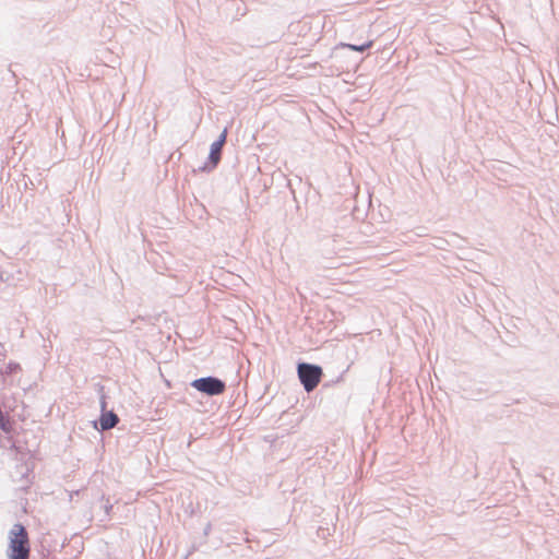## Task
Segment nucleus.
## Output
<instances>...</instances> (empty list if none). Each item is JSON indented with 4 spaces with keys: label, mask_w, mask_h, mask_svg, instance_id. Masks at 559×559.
Instances as JSON below:
<instances>
[{
    "label": "nucleus",
    "mask_w": 559,
    "mask_h": 559,
    "mask_svg": "<svg viewBox=\"0 0 559 559\" xmlns=\"http://www.w3.org/2000/svg\"><path fill=\"white\" fill-rule=\"evenodd\" d=\"M191 388L206 396H217L226 391V382L215 376H206L192 380Z\"/></svg>",
    "instance_id": "nucleus-3"
},
{
    "label": "nucleus",
    "mask_w": 559,
    "mask_h": 559,
    "mask_svg": "<svg viewBox=\"0 0 559 559\" xmlns=\"http://www.w3.org/2000/svg\"><path fill=\"white\" fill-rule=\"evenodd\" d=\"M17 370H20V365L17 362H10L8 365V372L9 373H15Z\"/></svg>",
    "instance_id": "nucleus-12"
},
{
    "label": "nucleus",
    "mask_w": 559,
    "mask_h": 559,
    "mask_svg": "<svg viewBox=\"0 0 559 559\" xmlns=\"http://www.w3.org/2000/svg\"><path fill=\"white\" fill-rule=\"evenodd\" d=\"M32 478H33V472L29 468H26L25 472L22 473L21 479H20V487L19 489L22 491H27V489L32 485Z\"/></svg>",
    "instance_id": "nucleus-7"
},
{
    "label": "nucleus",
    "mask_w": 559,
    "mask_h": 559,
    "mask_svg": "<svg viewBox=\"0 0 559 559\" xmlns=\"http://www.w3.org/2000/svg\"><path fill=\"white\" fill-rule=\"evenodd\" d=\"M12 273L3 265H0V282L10 283Z\"/></svg>",
    "instance_id": "nucleus-8"
},
{
    "label": "nucleus",
    "mask_w": 559,
    "mask_h": 559,
    "mask_svg": "<svg viewBox=\"0 0 559 559\" xmlns=\"http://www.w3.org/2000/svg\"><path fill=\"white\" fill-rule=\"evenodd\" d=\"M198 549H199V546L193 544L191 549L189 550V555L192 554L193 551L198 550Z\"/></svg>",
    "instance_id": "nucleus-14"
},
{
    "label": "nucleus",
    "mask_w": 559,
    "mask_h": 559,
    "mask_svg": "<svg viewBox=\"0 0 559 559\" xmlns=\"http://www.w3.org/2000/svg\"><path fill=\"white\" fill-rule=\"evenodd\" d=\"M373 46V40H367L364 44L355 45V44H348V43H340L336 48H348L353 51L357 52H365L366 50L370 49Z\"/></svg>",
    "instance_id": "nucleus-6"
},
{
    "label": "nucleus",
    "mask_w": 559,
    "mask_h": 559,
    "mask_svg": "<svg viewBox=\"0 0 559 559\" xmlns=\"http://www.w3.org/2000/svg\"><path fill=\"white\" fill-rule=\"evenodd\" d=\"M227 135H228V130H227V128H225L223 130V132L219 134V136L214 141V143H218L222 147H224V145L227 142Z\"/></svg>",
    "instance_id": "nucleus-11"
},
{
    "label": "nucleus",
    "mask_w": 559,
    "mask_h": 559,
    "mask_svg": "<svg viewBox=\"0 0 559 559\" xmlns=\"http://www.w3.org/2000/svg\"><path fill=\"white\" fill-rule=\"evenodd\" d=\"M297 376L304 390L310 393L321 382L323 369L320 365L300 361L297 364Z\"/></svg>",
    "instance_id": "nucleus-2"
},
{
    "label": "nucleus",
    "mask_w": 559,
    "mask_h": 559,
    "mask_svg": "<svg viewBox=\"0 0 559 559\" xmlns=\"http://www.w3.org/2000/svg\"><path fill=\"white\" fill-rule=\"evenodd\" d=\"M119 421L120 418L115 411L107 408V401H103V404H100V415L98 419L93 423L94 428L100 432L107 431L115 428Z\"/></svg>",
    "instance_id": "nucleus-4"
},
{
    "label": "nucleus",
    "mask_w": 559,
    "mask_h": 559,
    "mask_svg": "<svg viewBox=\"0 0 559 559\" xmlns=\"http://www.w3.org/2000/svg\"><path fill=\"white\" fill-rule=\"evenodd\" d=\"M212 531V524L209 522L203 528V537L206 538Z\"/></svg>",
    "instance_id": "nucleus-13"
},
{
    "label": "nucleus",
    "mask_w": 559,
    "mask_h": 559,
    "mask_svg": "<svg viewBox=\"0 0 559 559\" xmlns=\"http://www.w3.org/2000/svg\"><path fill=\"white\" fill-rule=\"evenodd\" d=\"M9 559H28L31 547L26 527L16 523L9 535Z\"/></svg>",
    "instance_id": "nucleus-1"
},
{
    "label": "nucleus",
    "mask_w": 559,
    "mask_h": 559,
    "mask_svg": "<svg viewBox=\"0 0 559 559\" xmlns=\"http://www.w3.org/2000/svg\"><path fill=\"white\" fill-rule=\"evenodd\" d=\"M223 147L218 143H212L210 146V152L206 162L199 167V170L202 173H211L213 171L219 164L222 159Z\"/></svg>",
    "instance_id": "nucleus-5"
},
{
    "label": "nucleus",
    "mask_w": 559,
    "mask_h": 559,
    "mask_svg": "<svg viewBox=\"0 0 559 559\" xmlns=\"http://www.w3.org/2000/svg\"><path fill=\"white\" fill-rule=\"evenodd\" d=\"M95 391L97 392L98 396H99V405L103 404V401H107V394L105 392V386L102 384V383H96L95 385Z\"/></svg>",
    "instance_id": "nucleus-10"
},
{
    "label": "nucleus",
    "mask_w": 559,
    "mask_h": 559,
    "mask_svg": "<svg viewBox=\"0 0 559 559\" xmlns=\"http://www.w3.org/2000/svg\"><path fill=\"white\" fill-rule=\"evenodd\" d=\"M102 501H105V503L102 506V508L104 509V513H105V520H109L110 512L112 510V504H110L109 499L105 498V496L102 497ZM102 521H104V519H102Z\"/></svg>",
    "instance_id": "nucleus-9"
}]
</instances>
